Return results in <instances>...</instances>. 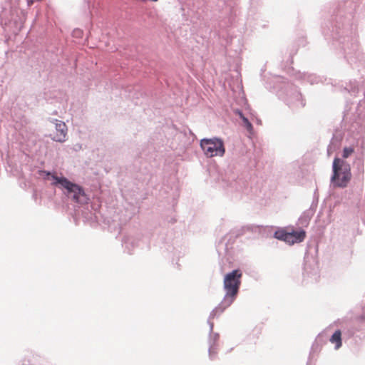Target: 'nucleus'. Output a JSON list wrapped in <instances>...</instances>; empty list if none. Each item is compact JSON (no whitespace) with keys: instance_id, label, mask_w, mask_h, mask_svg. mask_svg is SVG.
Instances as JSON below:
<instances>
[{"instance_id":"nucleus-15","label":"nucleus","mask_w":365,"mask_h":365,"mask_svg":"<svg viewBox=\"0 0 365 365\" xmlns=\"http://www.w3.org/2000/svg\"><path fill=\"white\" fill-rule=\"evenodd\" d=\"M38 174L43 179V180H48L50 179L52 180V178L51 176L53 175H51V173L49 172V171H46V170H38Z\"/></svg>"},{"instance_id":"nucleus-8","label":"nucleus","mask_w":365,"mask_h":365,"mask_svg":"<svg viewBox=\"0 0 365 365\" xmlns=\"http://www.w3.org/2000/svg\"><path fill=\"white\" fill-rule=\"evenodd\" d=\"M313 215V212L310 210L304 211L298 220V225L301 227H307Z\"/></svg>"},{"instance_id":"nucleus-10","label":"nucleus","mask_w":365,"mask_h":365,"mask_svg":"<svg viewBox=\"0 0 365 365\" xmlns=\"http://www.w3.org/2000/svg\"><path fill=\"white\" fill-rule=\"evenodd\" d=\"M292 234L294 235V240L295 243L302 242L306 237V232L303 230H300L299 231H293Z\"/></svg>"},{"instance_id":"nucleus-19","label":"nucleus","mask_w":365,"mask_h":365,"mask_svg":"<svg viewBox=\"0 0 365 365\" xmlns=\"http://www.w3.org/2000/svg\"><path fill=\"white\" fill-rule=\"evenodd\" d=\"M308 78H309V81H310V83L312 84L314 83H317V77L313 76V75H309L308 76Z\"/></svg>"},{"instance_id":"nucleus-6","label":"nucleus","mask_w":365,"mask_h":365,"mask_svg":"<svg viewBox=\"0 0 365 365\" xmlns=\"http://www.w3.org/2000/svg\"><path fill=\"white\" fill-rule=\"evenodd\" d=\"M285 101L287 104L292 109L303 108L305 106L302 94L296 89L290 91Z\"/></svg>"},{"instance_id":"nucleus-13","label":"nucleus","mask_w":365,"mask_h":365,"mask_svg":"<svg viewBox=\"0 0 365 365\" xmlns=\"http://www.w3.org/2000/svg\"><path fill=\"white\" fill-rule=\"evenodd\" d=\"M242 120L244 127L247 130V131H249L250 133H252V130H253V127H252V123L248 120V118L246 117H243Z\"/></svg>"},{"instance_id":"nucleus-11","label":"nucleus","mask_w":365,"mask_h":365,"mask_svg":"<svg viewBox=\"0 0 365 365\" xmlns=\"http://www.w3.org/2000/svg\"><path fill=\"white\" fill-rule=\"evenodd\" d=\"M255 228L256 227L253 225H244L239 230L237 235H243L247 232H253L255 230Z\"/></svg>"},{"instance_id":"nucleus-17","label":"nucleus","mask_w":365,"mask_h":365,"mask_svg":"<svg viewBox=\"0 0 365 365\" xmlns=\"http://www.w3.org/2000/svg\"><path fill=\"white\" fill-rule=\"evenodd\" d=\"M294 235L293 234H292V232H288L286 236V238L284 239V241L290 245L294 244V243H295L294 240Z\"/></svg>"},{"instance_id":"nucleus-1","label":"nucleus","mask_w":365,"mask_h":365,"mask_svg":"<svg viewBox=\"0 0 365 365\" xmlns=\"http://www.w3.org/2000/svg\"><path fill=\"white\" fill-rule=\"evenodd\" d=\"M241 276L242 273L238 269L232 270L225 276L223 287L225 295L220 304L210 312V317L215 316L219 309L220 312H223L233 303L239 292Z\"/></svg>"},{"instance_id":"nucleus-4","label":"nucleus","mask_w":365,"mask_h":365,"mask_svg":"<svg viewBox=\"0 0 365 365\" xmlns=\"http://www.w3.org/2000/svg\"><path fill=\"white\" fill-rule=\"evenodd\" d=\"M200 145L204 154L207 158L215 156L222 157L225 153L223 140L217 137L203 138L200 140Z\"/></svg>"},{"instance_id":"nucleus-16","label":"nucleus","mask_w":365,"mask_h":365,"mask_svg":"<svg viewBox=\"0 0 365 365\" xmlns=\"http://www.w3.org/2000/svg\"><path fill=\"white\" fill-rule=\"evenodd\" d=\"M220 312V309H219L215 316H212L210 317V315L209 316V318H208V320H207V324H209V327H210V333L212 334V331H213V327H214V324L212 322H211V319L214 318L215 317H216L217 315H220L222 312Z\"/></svg>"},{"instance_id":"nucleus-21","label":"nucleus","mask_w":365,"mask_h":365,"mask_svg":"<svg viewBox=\"0 0 365 365\" xmlns=\"http://www.w3.org/2000/svg\"><path fill=\"white\" fill-rule=\"evenodd\" d=\"M81 34H82V31L80 29H76L73 31V36H75L78 37V36H81Z\"/></svg>"},{"instance_id":"nucleus-18","label":"nucleus","mask_w":365,"mask_h":365,"mask_svg":"<svg viewBox=\"0 0 365 365\" xmlns=\"http://www.w3.org/2000/svg\"><path fill=\"white\" fill-rule=\"evenodd\" d=\"M123 245L126 249H128L129 245L132 243L131 240L130 238H126L123 242Z\"/></svg>"},{"instance_id":"nucleus-2","label":"nucleus","mask_w":365,"mask_h":365,"mask_svg":"<svg viewBox=\"0 0 365 365\" xmlns=\"http://www.w3.org/2000/svg\"><path fill=\"white\" fill-rule=\"evenodd\" d=\"M51 185L60 188L63 194L73 202L84 205L89 201V197L81 185L71 182L66 177L52 175Z\"/></svg>"},{"instance_id":"nucleus-7","label":"nucleus","mask_w":365,"mask_h":365,"mask_svg":"<svg viewBox=\"0 0 365 365\" xmlns=\"http://www.w3.org/2000/svg\"><path fill=\"white\" fill-rule=\"evenodd\" d=\"M219 334L217 333H210L209 337V356L212 359L217 354V342L219 340Z\"/></svg>"},{"instance_id":"nucleus-22","label":"nucleus","mask_w":365,"mask_h":365,"mask_svg":"<svg viewBox=\"0 0 365 365\" xmlns=\"http://www.w3.org/2000/svg\"><path fill=\"white\" fill-rule=\"evenodd\" d=\"M33 2H34L33 0H29V1H28V4L31 5L33 4Z\"/></svg>"},{"instance_id":"nucleus-9","label":"nucleus","mask_w":365,"mask_h":365,"mask_svg":"<svg viewBox=\"0 0 365 365\" xmlns=\"http://www.w3.org/2000/svg\"><path fill=\"white\" fill-rule=\"evenodd\" d=\"M341 333L340 330H336L330 338V341L335 344V349H338L341 346Z\"/></svg>"},{"instance_id":"nucleus-3","label":"nucleus","mask_w":365,"mask_h":365,"mask_svg":"<svg viewBox=\"0 0 365 365\" xmlns=\"http://www.w3.org/2000/svg\"><path fill=\"white\" fill-rule=\"evenodd\" d=\"M331 184L334 187H346L351 178L350 165L344 160L335 158L332 164Z\"/></svg>"},{"instance_id":"nucleus-5","label":"nucleus","mask_w":365,"mask_h":365,"mask_svg":"<svg viewBox=\"0 0 365 365\" xmlns=\"http://www.w3.org/2000/svg\"><path fill=\"white\" fill-rule=\"evenodd\" d=\"M51 122L55 125L56 133L51 137L53 141L64 143L67 140L68 128L66 123L57 119H52Z\"/></svg>"},{"instance_id":"nucleus-14","label":"nucleus","mask_w":365,"mask_h":365,"mask_svg":"<svg viewBox=\"0 0 365 365\" xmlns=\"http://www.w3.org/2000/svg\"><path fill=\"white\" fill-rule=\"evenodd\" d=\"M288 232H285L284 230H278V231H276L274 232V237L278 239V240H284V239L286 238V236L287 235Z\"/></svg>"},{"instance_id":"nucleus-12","label":"nucleus","mask_w":365,"mask_h":365,"mask_svg":"<svg viewBox=\"0 0 365 365\" xmlns=\"http://www.w3.org/2000/svg\"><path fill=\"white\" fill-rule=\"evenodd\" d=\"M354 152V148L352 146L345 147L342 151V158H348Z\"/></svg>"},{"instance_id":"nucleus-20","label":"nucleus","mask_w":365,"mask_h":365,"mask_svg":"<svg viewBox=\"0 0 365 365\" xmlns=\"http://www.w3.org/2000/svg\"><path fill=\"white\" fill-rule=\"evenodd\" d=\"M235 113L237 115H239V117L242 119L243 117H245L243 114V113L242 112V110H239V109H236L235 110Z\"/></svg>"}]
</instances>
